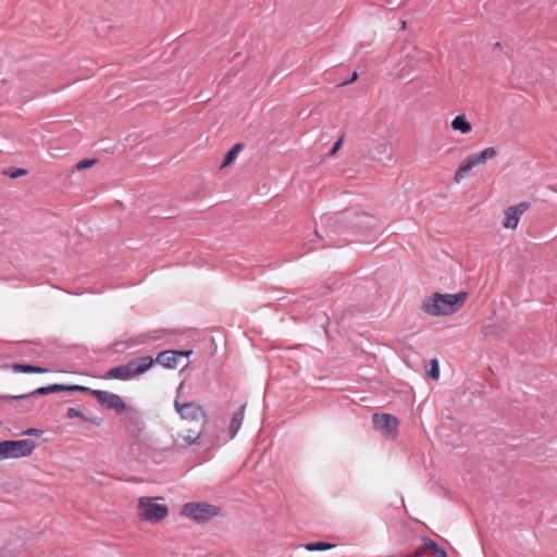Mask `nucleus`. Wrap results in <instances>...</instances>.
<instances>
[{
    "label": "nucleus",
    "mask_w": 557,
    "mask_h": 557,
    "mask_svg": "<svg viewBox=\"0 0 557 557\" xmlns=\"http://www.w3.org/2000/svg\"><path fill=\"white\" fill-rule=\"evenodd\" d=\"M244 145L242 143L235 144L225 154V158L221 164V169L233 163L239 151L243 149Z\"/></svg>",
    "instance_id": "obj_21"
},
{
    "label": "nucleus",
    "mask_w": 557,
    "mask_h": 557,
    "mask_svg": "<svg viewBox=\"0 0 557 557\" xmlns=\"http://www.w3.org/2000/svg\"><path fill=\"white\" fill-rule=\"evenodd\" d=\"M467 296L466 292L457 294L434 293L423 299L421 308L432 317L448 315L455 312L457 306H461L466 301Z\"/></svg>",
    "instance_id": "obj_2"
},
{
    "label": "nucleus",
    "mask_w": 557,
    "mask_h": 557,
    "mask_svg": "<svg viewBox=\"0 0 557 557\" xmlns=\"http://www.w3.org/2000/svg\"><path fill=\"white\" fill-rule=\"evenodd\" d=\"M372 422L376 430L382 431L387 435L394 436L398 429V419L391 413H374Z\"/></svg>",
    "instance_id": "obj_10"
},
{
    "label": "nucleus",
    "mask_w": 557,
    "mask_h": 557,
    "mask_svg": "<svg viewBox=\"0 0 557 557\" xmlns=\"http://www.w3.org/2000/svg\"><path fill=\"white\" fill-rule=\"evenodd\" d=\"M424 553H425V548L423 546V547L418 548L414 553L406 555L405 557H421L422 555H424Z\"/></svg>",
    "instance_id": "obj_29"
},
{
    "label": "nucleus",
    "mask_w": 557,
    "mask_h": 557,
    "mask_svg": "<svg viewBox=\"0 0 557 557\" xmlns=\"http://www.w3.org/2000/svg\"><path fill=\"white\" fill-rule=\"evenodd\" d=\"M201 435H202V430H200L198 432L188 430L187 434L184 435L183 441H184L185 445L191 446V445L198 443V440L201 437Z\"/></svg>",
    "instance_id": "obj_23"
},
{
    "label": "nucleus",
    "mask_w": 557,
    "mask_h": 557,
    "mask_svg": "<svg viewBox=\"0 0 557 557\" xmlns=\"http://www.w3.org/2000/svg\"><path fill=\"white\" fill-rule=\"evenodd\" d=\"M373 215L359 210H346L326 219L325 225L333 233L344 230L370 231L375 227Z\"/></svg>",
    "instance_id": "obj_1"
},
{
    "label": "nucleus",
    "mask_w": 557,
    "mask_h": 557,
    "mask_svg": "<svg viewBox=\"0 0 557 557\" xmlns=\"http://www.w3.org/2000/svg\"><path fill=\"white\" fill-rule=\"evenodd\" d=\"M28 171L22 168H10L3 171V174L11 178H18L21 176L26 175Z\"/></svg>",
    "instance_id": "obj_24"
},
{
    "label": "nucleus",
    "mask_w": 557,
    "mask_h": 557,
    "mask_svg": "<svg viewBox=\"0 0 557 557\" xmlns=\"http://www.w3.org/2000/svg\"><path fill=\"white\" fill-rule=\"evenodd\" d=\"M530 208L529 202H520L517 206L508 207L504 212L503 226L509 230H516L520 216Z\"/></svg>",
    "instance_id": "obj_11"
},
{
    "label": "nucleus",
    "mask_w": 557,
    "mask_h": 557,
    "mask_svg": "<svg viewBox=\"0 0 557 557\" xmlns=\"http://www.w3.org/2000/svg\"><path fill=\"white\" fill-rule=\"evenodd\" d=\"M497 156V151L493 147H487L476 153L469 156L458 166L454 180L456 183H460L466 177L468 172L480 164H484L487 160H491Z\"/></svg>",
    "instance_id": "obj_7"
},
{
    "label": "nucleus",
    "mask_w": 557,
    "mask_h": 557,
    "mask_svg": "<svg viewBox=\"0 0 557 557\" xmlns=\"http://www.w3.org/2000/svg\"><path fill=\"white\" fill-rule=\"evenodd\" d=\"M424 548L433 553V557H447L445 549L438 546V544L428 536H422Z\"/></svg>",
    "instance_id": "obj_18"
},
{
    "label": "nucleus",
    "mask_w": 557,
    "mask_h": 557,
    "mask_svg": "<svg viewBox=\"0 0 557 557\" xmlns=\"http://www.w3.org/2000/svg\"><path fill=\"white\" fill-rule=\"evenodd\" d=\"M357 79H358V73H357V72H354V73L351 74L350 78H349L348 81L344 82V83L342 84V86H345V85H347V84L354 83V82H355V81H357Z\"/></svg>",
    "instance_id": "obj_31"
},
{
    "label": "nucleus",
    "mask_w": 557,
    "mask_h": 557,
    "mask_svg": "<svg viewBox=\"0 0 557 557\" xmlns=\"http://www.w3.org/2000/svg\"><path fill=\"white\" fill-rule=\"evenodd\" d=\"M182 516L196 521L197 523H205L211 518L219 515L218 507L207 503H186L181 511Z\"/></svg>",
    "instance_id": "obj_8"
},
{
    "label": "nucleus",
    "mask_w": 557,
    "mask_h": 557,
    "mask_svg": "<svg viewBox=\"0 0 557 557\" xmlns=\"http://www.w3.org/2000/svg\"><path fill=\"white\" fill-rule=\"evenodd\" d=\"M23 396L0 395V400H17Z\"/></svg>",
    "instance_id": "obj_30"
},
{
    "label": "nucleus",
    "mask_w": 557,
    "mask_h": 557,
    "mask_svg": "<svg viewBox=\"0 0 557 557\" xmlns=\"http://www.w3.org/2000/svg\"><path fill=\"white\" fill-rule=\"evenodd\" d=\"M384 150H391V147L388 145H384Z\"/></svg>",
    "instance_id": "obj_34"
},
{
    "label": "nucleus",
    "mask_w": 557,
    "mask_h": 557,
    "mask_svg": "<svg viewBox=\"0 0 557 557\" xmlns=\"http://www.w3.org/2000/svg\"><path fill=\"white\" fill-rule=\"evenodd\" d=\"M406 58L408 65L412 69H423L431 61V54L419 48H413L407 53Z\"/></svg>",
    "instance_id": "obj_13"
},
{
    "label": "nucleus",
    "mask_w": 557,
    "mask_h": 557,
    "mask_svg": "<svg viewBox=\"0 0 557 557\" xmlns=\"http://www.w3.org/2000/svg\"><path fill=\"white\" fill-rule=\"evenodd\" d=\"M35 448L36 443L32 440L2 441L0 442V459L27 457Z\"/></svg>",
    "instance_id": "obj_6"
},
{
    "label": "nucleus",
    "mask_w": 557,
    "mask_h": 557,
    "mask_svg": "<svg viewBox=\"0 0 557 557\" xmlns=\"http://www.w3.org/2000/svg\"><path fill=\"white\" fill-rule=\"evenodd\" d=\"M82 385H64V384H51L48 386L39 387L28 394H23L21 399H26L30 396H44L50 393L61 392V391H76L79 392Z\"/></svg>",
    "instance_id": "obj_12"
},
{
    "label": "nucleus",
    "mask_w": 557,
    "mask_h": 557,
    "mask_svg": "<svg viewBox=\"0 0 557 557\" xmlns=\"http://www.w3.org/2000/svg\"><path fill=\"white\" fill-rule=\"evenodd\" d=\"M183 388V383L178 386L177 391H181Z\"/></svg>",
    "instance_id": "obj_37"
},
{
    "label": "nucleus",
    "mask_w": 557,
    "mask_h": 557,
    "mask_svg": "<svg viewBox=\"0 0 557 557\" xmlns=\"http://www.w3.org/2000/svg\"><path fill=\"white\" fill-rule=\"evenodd\" d=\"M154 361L168 369H175L177 367V351L164 350L158 354Z\"/></svg>",
    "instance_id": "obj_16"
},
{
    "label": "nucleus",
    "mask_w": 557,
    "mask_h": 557,
    "mask_svg": "<svg viewBox=\"0 0 557 557\" xmlns=\"http://www.w3.org/2000/svg\"><path fill=\"white\" fill-rule=\"evenodd\" d=\"M153 362L154 359L151 356L131 359L128 364L132 366L131 372L133 377L147 372L153 366Z\"/></svg>",
    "instance_id": "obj_14"
},
{
    "label": "nucleus",
    "mask_w": 557,
    "mask_h": 557,
    "mask_svg": "<svg viewBox=\"0 0 557 557\" xmlns=\"http://www.w3.org/2000/svg\"><path fill=\"white\" fill-rule=\"evenodd\" d=\"M28 410H29V406H27V407H25V408H23V409H22V411H24V412H26V411H28Z\"/></svg>",
    "instance_id": "obj_35"
},
{
    "label": "nucleus",
    "mask_w": 557,
    "mask_h": 557,
    "mask_svg": "<svg viewBox=\"0 0 557 557\" xmlns=\"http://www.w3.org/2000/svg\"><path fill=\"white\" fill-rule=\"evenodd\" d=\"M177 351V358L178 357H187L191 354V350H176Z\"/></svg>",
    "instance_id": "obj_33"
},
{
    "label": "nucleus",
    "mask_w": 557,
    "mask_h": 557,
    "mask_svg": "<svg viewBox=\"0 0 557 557\" xmlns=\"http://www.w3.org/2000/svg\"><path fill=\"white\" fill-rule=\"evenodd\" d=\"M334 547H335V544H331L327 542H311V543H307L305 545V548L309 552L327 550V549H331Z\"/></svg>",
    "instance_id": "obj_22"
},
{
    "label": "nucleus",
    "mask_w": 557,
    "mask_h": 557,
    "mask_svg": "<svg viewBox=\"0 0 557 557\" xmlns=\"http://www.w3.org/2000/svg\"><path fill=\"white\" fill-rule=\"evenodd\" d=\"M12 370L14 372H18V373H46L47 372V369H45V368L33 366V364H27V363H14L12 366Z\"/></svg>",
    "instance_id": "obj_20"
},
{
    "label": "nucleus",
    "mask_w": 557,
    "mask_h": 557,
    "mask_svg": "<svg viewBox=\"0 0 557 557\" xmlns=\"http://www.w3.org/2000/svg\"><path fill=\"white\" fill-rule=\"evenodd\" d=\"M153 497H140L138 500V518L141 521L159 522L163 520L168 513L169 508L165 505L154 503Z\"/></svg>",
    "instance_id": "obj_5"
},
{
    "label": "nucleus",
    "mask_w": 557,
    "mask_h": 557,
    "mask_svg": "<svg viewBox=\"0 0 557 557\" xmlns=\"http://www.w3.org/2000/svg\"><path fill=\"white\" fill-rule=\"evenodd\" d=\"M123 413V422L129 442L132 444L139 443L146 430V423L144 421L143 413L133 407H126V410Z\"/></svg>",
    "instance_id": "obj_3"
},
{
    "label": "nucleus",
    "mask_w": 557,
    "mask_h": 557,
    "mask_svg": "<svg viewBox=\"0 0 557 557\" xmlns=\"http://www.w3.org/2000/svg\"><path fill=\"white\" fill-rule=\"evenodd\" d=\"M451 127L455 131H459L461 134H468L472 129L471 123L462 114L461 115H457L451 121Z\"/></svg>",
    "instance_id": "obj_19"
},
{
    "label": "nucleus",
    "mask_w": 557,
    "mask_h": 557,
    "mask_svg": "<svg viewBox=\"0 0 557 557\" xmlns=\"http://www.w3.org/2000/svg\"><path fill=\"white\" fill-rule=\"evenodd\" d=\"M79 392L94 396L103 409L114 410L117 414H121L126 410V404L117 394L101 389H92L86 386H82Z\"/></svg>",
    "instance_id": "obj_4"
},
{
    "label": "nucleus",
    "mask_w": 557,
    "mask_h": 557,
    "mask_svg": "<svg viewBox=\"0 0 557 557\" xmlns=\"http://www.w3.org/2000/svg\"><path fill=\"white\" fill-rule=\"evenodd\" d=\"M174 408L183 420L202 421L203 424L207 423V413L202 406L196 401L180 403L175 399Z\"/></svg>",
    "instance_id": "obj_9"
},
{
    "label": "nucleus",
    "mask_w": 557,
    "mask_h": 557,
    "mask_svg": "<svg viewBox=\"0 0 557 557\" xmlns=\"http://www.w3.org/2000/svg\"><path fill=\"white\" fill-rule=\"evenodd\" d=\"M245 409H246V405H242L234 412V414L232 417L230 428H228L231 438L235 437V435L237 434V432L239 431V429L243 424L244 417H245Z\"/></svg>",
    "instance_id": "obj_17"
},
{
    "label": "nucleus",
    "mask_w": 557,
    "mask_h": 557,
    "mask_svg": "<svg viewBox=\"0 0 557 557\" xmlns=\"http://www.w3.org/2000/svg\"><path fill=\"white\" fill-rule=\"evenodd\" d=\"M405 26H406V22H405V21H403V22H401V27H403V28H405Z\"/></svg>",
    "instance_id": "obj_36"
},
{
    "label": "nucleus",
    "mask_w": 557,
    "mask_h": 557,
    "mask_svg": "<svg viewBox=\"0 0 557 557\" xmlns=\"http://www.w3.org/2000/svg\"><path fill=\"white\" fill-rule=\"evenodd\" d=\"M66 417L70 418V419L81 418V419L87 421V418L77 408H69L67 411H66Z\"/></svg>",
    "instance_id": "obj_27"
},
{
    "label": "nucleus",
    "mask_w": 557,
    "mask_h": 557,
    "mask_svg": "<svg viewBox=\"0 0 557 557\" xmlns=\"http://www.w3.org/2000/svg\"><path fill=\"white\" fill-rule=\"evenodd\" d=\"M41 431L38 430V429H27L24 434H27V435H38L40 434Z\"/></svg>",
    "instance_id": "obj_32"
},
{
    "label": "nucleus",
    "mask_w": 557,
    "mask_h": 557,
    "mask_svg": "<svg viewBox=\"0 0 557 557\" xmlns=\"http://www.w3.org/2000/svg\"><path fill=\"white\" fill-rule=\"evenodd\" d=\"M342 144H343V137L338 138V140L333 145V147L329 151L327 156H330V157L334 156L338 151V149L342 147Z\"/></svg>",
    "instance_id": "obj_28"
},
{
    "label": "nucleus",
    "mask_w": 557,
    "mask_h": 557,
    "mask_svg": "<svg viewBox=\"0 0 557 557\" xmlns=\"http://www.w3.org/2000/svg\"><path fill=\"white\" fill-rule=\"evenodd\" d=\"M132 366L126 364L117 366L114 368H111L108 370L104 374V379H114V380H131L133 379L132 372H131Z\"/></svg>",
    "instance_id": "obj_15"
},
{
    "label": "nucleus",
    "mask_w": 557,
    "mask_h": 557,
    "mask_svg": "<svg viewBox=\"0 0 557 557\" xmlns=\"http://www.w3.org/2000/svg\"><path fill=\"white\" fill-rule=\"evenodd\" d=\"M428 374L433 379L437 380L440 377V366L437 359H432L430 363V369L428 370Z\"/></svg>",
    "instance_id": "obj_25"
},
{
    "label": "nucleus",
    "mask_w": 557,
    "mask_h": 557,
    "mask_svg": "<svg viewBox=\"0 0 557 557\" xmlns=\"http://www.w3.org/2000/svg\"><path fill=\"white\" fill-rule=\"evenodd\" d=\"M96 162H97L96 159H85V160H82V161H79V162H77L75 164L74 170L81 171V170L88 169L91 165H94Z\"/></svg>",
    "instance_id": "obj_26"
}]
</instances>
